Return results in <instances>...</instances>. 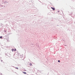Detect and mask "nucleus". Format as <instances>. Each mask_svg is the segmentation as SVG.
<instances>
[{"mask_svg": "<svg viewBox=\"0 0 75 75\" xmlns=\"http://www.w3.org/2000/svg\"><path fill=\"white\" fill-rule=\"evenodd\" d=\"M2 38V37L1 36L0 38V39H1Z\"/></svg>", "mask_w": 75, "mask_h": 75, "instance_id": "obj_6", "label": "nucleus"}, {"mask_svg": "<svg viewBox=\"0 0 75 75\" xmlns=\"http://www.w3.org/2000/svg\"><path fill=\"white\" fill-rule=\"evenodd\" d=\"M14 51H16V49H15V50H14Z\"/></svg>", "mask_w": 75, "mask_h": 75, "instance_id": "obj_7", "label": "nucleus"}, {"mask_svg": "<svg viewBox=\"0 0 75 75\" xmlns=\"http://www.w3.org/2000/svg\"><path fill=\"white\" fill-rule=\"evenodd\" d=\"M30 66H32V64L31 63H30Z\"/></svg>", "mask_w": 75, "mask_h": 75, "instance_id": "obj_3", "label": "nucleus"}, {"mask_svg": "<svg viewBox=\"0 0 75 75\" xmlns=\"http://www.w3.org/2000/svg\"><path fill=\"white\" fill-rule=\"evenodd\" d=\"M58 62H60V60H58Z\"/></svg>", "mask_w": 75, "mask_h": 75, "instance_id": "obj_5", "label": "nucleus"}, {"mask_svg": "<svg viewBox=\"0 0 75 75\" xmlns=\"http://www.w3.org/2000/svg\"><path fill=\"white\" fill-rule=\"evenodd\" d=\"M23 73L24 74H26V72H23Z\"/></svg>", "mask_w": 75, "mask_h": 75, "instance_id": "obj_2", "label": "nucleus"}, {"mask_svg": "<svg viewBox=\"0 0 75 75\" xmlns=\"http://www.w3.org/2000/svg\"><path fill=\"white\" fill-rule=\"evenodd\" d=\"M12 52H13V51H14V50L13 49L12 50Z\"/></svg>", "mask_w": 75, "mask_h": 75, "instance_id": "obj_4", "label": "nucleus"}, {"mask_svg": "<svg viewBox=\"0 0 75 75\" xmlns=\"http://www.w3.org/2000/svg\"><path fill=\"white\" fill-rule=\"evenodd\" d=\"M51 8L53 10H55V8H52V7H51Z\"/></svg>", "mask_w": 75, "mask_h": 75, "instance_id": "obj_1", "label": "nucleus"}]
</instances>
